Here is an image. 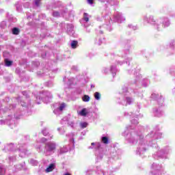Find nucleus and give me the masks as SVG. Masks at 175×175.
Masks as SVG:
<instances>
[{
    "label": "nucleus",
    "mask_w": 175,
    "mask_h": 175,
    "mask_svg": "<svg viewBox=\"0 0 175 175\" xmlns=\"http://www.w3.org/2000/svg\"><path fill=\"white\" fill-rule=\"evenodd\" d=\"M46 146L48 147L49 151H54L55 150V144L54 143H48Z\"/></svg>",
    "instance_id": "1"
},
{
    "label": "nucleus",
    "mask_w": 175,
    "mask_h": 175,
    "mask_svg": "<svg viewBox=\"0 0 175 175\" xmlns=\"http://www.w3.org/2000/svg\"><path fill=\"white\" fill-rule=\"evenodd\" d=\"M55 167V165L54 163H51L49 167L46 169V173H50V172H53V170Z\"/></svg>",
    "instance_id": "2"
},
{
    "label": "nucleus",
    "mask_w": 175,
    "mask_h": 175,
    "mask_svg": "<svg viewBox=\"0 0 175 175\" xmlns=\"http://www.w3.org/2000/svg\"><path fill=\"white\" fill-rule=\"evenodd\" d=\"M78 44H79V42H77V40H72V42H71V47L72 48V49H77V46H78Z\"/></svg>",
    "instance_id": "3"
},
{
    "label": "nucleus",
    "mask_w": 175,
    "mask_h": 175,
    "mask_svg": "<svg viewBox=\"0 0 175 175\" xmlns=\"http://www.w3.org/2000/svg\"><path fill=\"white\" fill-rule=\"evenodd\" d=\"M79 116H82V117H85L87 116V109L83 108L80 112H79Z\"/></svg>",
    "instance_id": "4"
},
{
    "label": "nucleus",
    "mask_w": 175,
    "mask_h": 175,
    "mask_svg": "<svg viewBox=\"0 0 175 175\" xmlns=\"http://www.w3.org/2000/svg\"><path fill=\"white\" fill-rule=\"evenodd\" d=\"M4 62L5 66H12L13 65V61H10L8 59H5Z\"/></svg>",
    "instance_id": "5"
},
{
    "label": "nucleus",
    "mask_w": 175,
    "mask_h": 175,
    "mask_svg": "<svg viewBox=\"0 0 175 175\" xmlns=\"http://www.w3.org/2000/svg\"><path fill=\"white\" fill-rule=\"evenodd\" d=\"M12 33L13 35H18L20 33V29L17 27H14L12 29Z\"/></svg>",
    "instance_id": "6"
},
{
    "label": "nucleus",
    "mask_w": 175,
    "mask_h": 175,
    "mask_svg": "<svg viewBox=\"0 0 175 175\" xmlns=\"http://www.w3.org/2000/svg\"><path fill=\"white\" fill-rule=\"evenodd\" d=\"M100 93L98 92H96L94 93V98L95 99H96V100H99V99H100Z\"/></svg>",
    "instance_id": "7"
},
{
    "label": "nucleus",
    "mask_w": 175,
    "mask_h": 175,
    "mask_svg": "<svg viewBox=\"0 0 175 175\" xmlns=\"http://www.w3.org/2000/svg\"><path fill=\"white\" fill-rule=\"evenodd\" d=\"M102 142L104 144H109V138L107 137H103Z\"/></svg>",
    "instance_id": "8"
},
{
    "label": "nucleus",
    "mask_w": 175,
    "mask_h": 175,
    "mask_svg": "<svg viewBox=\"0 0 175 175\" xmlns=\"http://www.w3.org/2000/svg\"><path fill=\"white\" fill-rule=\"evenodd\" d=\"M82 100L83 102H90V96L88 95H84L82 98Z\"/></svg>",
    "instance_id": "9"
},
{
    "label": "nucleus",
    "mask_w": 175,
    "mask_h": 175,
    "mask_svg": "<svg viewBox=\"0 0 175 175\" xmlns=\"http://www.w3.org/2000/svg\"><path fill=\"white\" fill-rule=\"evenodd\" d=\"M83 20L86 23H88L90 21V18H88V14H87V13H84L83 14Z\"/></svg>",
    "instance_id": "10"
},
{
    "label": "nucleus",
    "mask_w": 175,
    "mask_h": 175,
    "mask_svg": "<svg viewBox=\"0 0 175 175\" xmlns=\"http://www.w3.org/2000/svg\"><path fill=\"white\" fill-rule=\"evenodd\" d=\"M88 125V123L87 122H83L81 124V126L83 129H84V128H87Z\"/></svg>",
    "instance_id": "11"
},
{
    "label": "nucleus",
    "mask_w": 175,
    "mask_h": 175,
    "mask_svg": "<svg viewBox=\"0 0 175 175\" xmlns=\"http://www.w3.org/2000/svg\"><path fill=\"white\" fill-rule=\"evenodd\" d=\"M64 109H65V104L62 103V104L60 105L59 111H62V110H64Z\"/></svg>",
    "instance_id": "12"
},
{
    "label": "nucleus",
    "mask_w": 175,
    "mask_h": 175,
    "mask_svg": "<svg viewBox=\"0 0 175 175\" xmlns=\"http://www.w3.org/2000/svg\"><path fill=\"white\" fill-rule=\"evenodd\" d=\"M53 17H59V12H54L53 14Z\"/></svg>",
    "instance_id": "13"
},
{
    "label": "nucleus",
    "mask_w": 175,
    "mask_h": 175,
    "mask_svg": "<svg viewBox=\"0 0 175 175\" xmlns=\"http://www.w3.org/2000/svg\"><path fill=\"white\" fill-rule=\"evenodd\" d=\"M88 2L90 3V5H94V0H88Z\"/></svg>",
    "instance_id": "14"
},
{
    "label": "nucleus",
    "mask_w": 175,
    "mask_h": 175,
    "mask_svg": "<svg viewBox=\"0 0 175 175\" xmlns=\"http://www.w3.org/2000/svg\"><path fill=\"white\" fill-rule=\"evenodd\" d=\"M39 3H40V0H36V6H39Z\"/></svg>",
    "instance_id": "15"
},
{
    "label": "nucleus",
    "mask_w": 175,
    "mask_h": 175,
    "mask_svg": "<svg viewBox=\"0 0 175 175\" xmlns=\"http://www.w3.org/2000/svg\"><path fill=\"white\" fill-rule=\"evenodd\" d=\"M91 144L92 146H95V144L94 142H92Z\"/></svg>",
    "instance_id": "16"
},
{
    "label": "nucleus",
    "mask_w": 175,
    "mask_h": 175,
    "mask_svg": "<svg viewBox=\"0 0 175 175\" xmlns=\"http://www.w3.org/2000/svg\"><path fill=\"white\" fill-rule=\"evenodd\" d=\"M127 100H129V98H126Z\"/></svg>",
    "instance_id": "17"
}]
</instances>
